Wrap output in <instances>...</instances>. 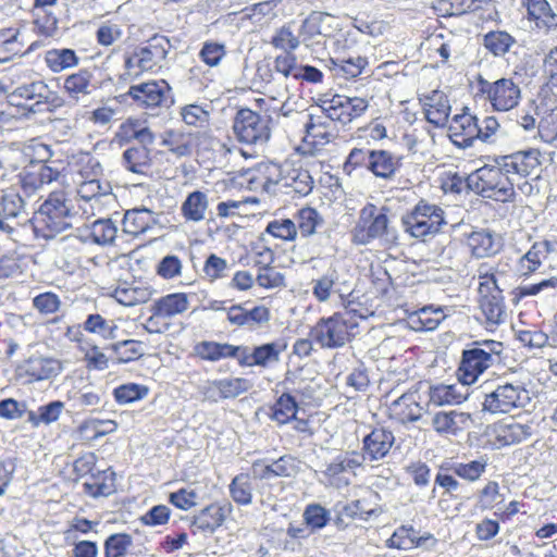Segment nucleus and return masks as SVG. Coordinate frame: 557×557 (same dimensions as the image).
<instances>
[{
  "instance_id": "8fccbe9b",
  "label": "nucleus",
  "mask_w": 557,
  "mask_h": 557,
  "mask_svg": "<svg viewBox=\"0 0 557 557\" xmlns=\"http://www.w3.org/2000/svg\"><path fill=\"white\" fill-rule=\"evenodd\" d=\"M333 70L337 75H343L346 78H354L359 76L364 67L368 65V60L363 57H348L332 59Z\"/></svg>"
},
{
  "instance_id": "f257e3e1",
  "label": "nucleus",
  "mask_w": 557,
  "mask_h": 557,
  "mask_svg": "<svg viewBox=\"0 0 557 557\" xmlns=\"http://www.w3.org/2000/svg\"><path fill=\"white\" fill-rule=\"evenodd\" d=\"M386 207L377 208L367 203L359 212L358 221L351 231L352 242L357 245H368L374 239L392 245L398 240V233L391 225Z\"/></svg>"
},
{
  "instance_id": "a878e982",
  "label": "nucleus",
  "mask_w": 557,
  "mask_h": 557,
  "mask_svg": "<svg viewBox=\"0 0 557 557\" xmlns=\"http://www.w3.org/2000/svg\"><path fill=\"white\" fill-rule=\"evenodd\" d=\"M58 360L45 357H30L21 367V374L27 375L28 381H44L57 376L61 372Z\"/></svg>"
},
{
  "instance_id": "bb28decb",
  "label": "nucleus",
  "mask_w": 557,
  "mask_h": 557,
  "mask_svg": "<svg viewBox=\"0 0 557 557\" xmlns=\"http://www.w3.org/2000/svg\"><path fill=\"white\" fill-rule=\"evenodd\" d=\"M152 293L153 289L143 282H122L114 288L112 296L121 305L133 307L147 302Z\"/></svg>"
},
{
  "instance_id": "5fc2aeb1",
  "label": "nucleus",
  "mask_w": 557,
  "mask_h": 557,
  "mask_svg": "<svg viewBox=\"0 0 557 557\" xmlns=\"http://www.w3.org/2000/svg\"><path fill=\"white\" fill-rule=\"evenodd\" d=\"M89 234L95 244L111 245L116 237L117 227L110 219H100L91 224Z\"/></svg>"
},
{
  "instance_id": "052dcab7",
  "label": "nucleus",
  "mask_w": 557,
  "mask_h": 557,
  "mask_svg": "<svg viewBox=\"0 0 557 557\" xmlns=\"http://www.w3.org/2000/svg\"><path fill=\"white\" fill-rule=\"evenodd\" d=\"M149 389L145 385L128 383L116 387L113 391L115 400L119 404H129L143 399L147 396Z\"/></svg>"
},
{
  "instance_id": "e2e57ef3",
  "label": "nucleus",
  "mask_w": 557,
  "mask_h": 557,
  "mask_svg": "<svg viewBox=\"0 0 557 557\" xmlns=\"http://www.w3.org/2000/svg\"><path fill=\"white\" fill-rule=\"evenodd\" d=\"M115 329L116 326L112 322L98 313L89 314L84 322L85 331L98 334L103 338H113Z\"/></svg>"
},
{
  "instance_id": "cd10ccee",
  "label": "nucleus",
  "mask_w": 557,
  "mask_h": 557,
  "mask_svg": "<svg viewBox=\"0 0 557 557\" xmlns=\"http://www.w3.org/2000/svg\"><path fill=\"white\" fill-rule=\"evenodd\" d=\"M419 398L418 388H410L392 403L391 408L398 416L399 421L417 422L422 418L423 408Z\"/></svg>"
},
{
  "instance_id": "c756f323",
  "label": "nucleus",
  "mask_w": 557,
  "mask_h": 557,
  "mask_svg": "<svg viewBox=\"0 0 557 557\" xmlns=\"http://www.w3.org/2000/svg\"><path fill=\"white\" fill-rule=\"evenodd\" d=\"M208 211V194L201 190L189 193L181 206V214L186 222H202L206 220Z\"/></svg>"
},
{
  "instance_id": "6e6552de",
  "label": "nucleus",
  "mask_w": 557,
  "mask_h": 557,
  "mask_svg": "<svg viewBox=\"0 0 557 557\" xmlns=\"http://www.w3.org/2000/svg\"><path fill=\"white\" fill-rule=\"evenodd\" d=\"M357 326L358 321L352 311L337 312L320 319L311 329L310 336L322 348H339L351 339L352 330Z\"/></svg>"
},
{
  "instance_id": "3c124183",
  "label": "nucleus",
  "mask_w": 557,
  "mask_h": 557,
  "mask_svg": "<svg viewBox=\"0 0 557 557\" xmlns=\"http://www.w3.org/2000/svg\"><path fill=\"white\" fill-rule=\"evenodd\" d=\"M338 280V271L331 267L319 278L312 280V295L321 302H325L331 298L334 286Z\"/></svg>"
},
{
  "instance_id": "473e14b6",
  "label": "nucleus",
  "mask_w": 557,
  "mask_h": 557,
  "mask_svg": "<svg viewBox=\"0 0 557 557\" xmlns=\"http://www.w3.org/2000/svg\"><path fill=\"white\" fill-rule=\"evenodd\" d=\"M466 385L438 384L429 388V405L446 406L461 404L468 397Z\"/></svg>"
},
{
  "instance_id": "c85d7f7f",
  "label": "nucleus",
  "mask_w": 557,
  "mask_h": 557,
  "mask_svg": "<svg viewBox=\"0 0 557 557\" xmlns=\"http://www.w3.org/2000/svg\"><path fill=\"white\" fill-rule=\"evenodd\" d=\"M424 113L428 122L437 127L444 126L450 113L447 96L441 90H433L425 97Z\"/></svg>"
},
{
  "instance_id": "4468645a",
  "label": "nucleus",
  "mask_w": 557,
  "mask_h": 557,
  "mask_svg": "<svg viewBox=\"0 0 557 557\" xmlns=\"http://www.w3.org/2000/svg\"><path fill=\"white\" fill-rule=\"evenodd\" d=\"M9 98L11 102H15L18 99L34 100L35 103L32 108L34 112L42 111L41 106H61L59 96L42 81H27L26 83H22L10 91Z\"/></svg>"
},
{
  "instance_id": "7c9ffc66",
  "label": "nucleus",
  "mask_w": 557,
  "mask_h": 557,
  "mask_svg": "<svg viewBox=\"0 0 557 557\" xmlns=\"http://www.w3.org/2000/svg\"><path fill=\"white\" fill-rule=\"evenodd\" d=\"M194 143V135L181 129H166L161 134V146L178 158L191 156Z\"/></svg>"
},
{
  "instance_id": "864d4df0",
  "label": "nucleus",
  "mask_w": 557,
  "mask_h": 557,
  "mask_svg": "<svg viewBox=\"0 0 557 557\" xmlns=\"http://www.w3.org/2000/svg\"><path fill=\"white\" fill-rule=\"evenodd\" d=\"M91 74L87 70L69 75L64 81V89L72 98L79 99L81 96L90 94Z\"/></svg>"
},
{
  "instance_id": "aec40b11",
  "label": "nucleus",
  "mask_w": 557,
  "mask_h": 557,
  "mask_svg": "<svg viewBox=\"0 0 557 557\" xmlns=\"http://www.w3.org/2000/svg\"><path fill=\"white\" fill-rule=\"evenodd\" d=\"M534 433L531 422L503 421L493 425V434L499 446H510L529 440Z\"/></svg>"
},
{
  "instance_id": "f704fd0d",
  "label": "nucleus",
  "mask_w": 557,
  "mask_h": 557,
  "mask_svg": "<svg viewBox=\"0 0 557 557\" xmlns=\"http://www.w3.org/2000/svg\"><path fill=\"white\" fill-rule=\"evenodd\" d=\"M369 171L375 176L389 178L400 166V158L387 150H371Z\"/></svg>"
},
{
  "instance_id": "20e7f679",
  "label": "nucleus",
  "mask_w": 557,
  "mask_h": 557,
  "mask_svg": "<svg viewBox=\"0 0 557 557\" xmlns=\"http://www.w3.org/2000/svg\"><path fill=\"white\" fill-rule=\"evenodd\" d=\"M264 190L275 193L276 186L290 188L295 194L304 197L311 193L313 178L309 171L294 161L285 160L282 163L271 162L265 168Z\"/></svg>"
},
{
  "instance_id": "ddd939ff",
  "label": "nucleus",
  "mask_w": 557,
  "mask_h": 557,
  "mask_svg": "<svg viewBox=\"0 0 557 557\" xmlns=\"http://www.w3.org/2000/svg\"><path fill=\"white\" fill-rule=\"evenodd\" d=\"M369 108V101L361 97H347L335 95L329 100L322 101L320 109L331 121L342 124L350 123L360 117Z\"/></svg>"
},
{
  "instance_id": "774afa93",
  "label": "nucleus",
  "mask_w": 557,
  "mask_h": 557,
  "mask_svg": "<svg viewBox=\"0 0 557 557\" xmlns=\"http://www.w3.org/2000/svg\"><path fill=\"white\" fill-rule=\"evenodd\" d=\"M265 231L272 236L283 240H294L297 236L296 223L289 219L271 221Z\"/></svg>"
},
{
  "instance_id": "6ab92c4d",
  "label": "nucleus",
  "mask_w": 557,
  "mask_h": 557,
  "mask_svg": "<svg viewBox=\"0 0 557 557\" xmlns=\"http://www.w3.org/2000/svg\"><path fill=\"white\" fill-rule=\"evenodd\" d=\"M541 156L542 153L539 149L530 148L502 157L499 164L503 165V170L506 173L525 177L541 165Z\"/></svg>"
},
{
  "instance_id": "58836bf2",
  "label": "nucleus",
  "mask_w": 557,
  "mask_h": 557,
  "mask_svg": "<svg viewBox=\"0 0 557 557\" xmlns=\"http://www.w3.org/2000/svg\"><path fill=\"white\" fill-rule=\"evenodd\" d=\"M469 243L473 255L478 258L495 255L502 247L499 237L487 231L473 232L469 237Z\"/></svg>"
},
{
  "instance_id": "680f3d73",
  "label": "nucleus",
  "mask_w": 557,
  "mask_h": 557,
  "mask_svg": "<svg viewBox=\"0 0 557 557\" xmlns=\"http://www.w3.org/2000/svg\"><path fill=\"white\" fill-rule=\"evenodd\" d=\"M24 209V201L18 194L10 193L0 198V218L8 222L17 218Z\"/></svg>"
},
{
  "instance_id": "2eb2a0df",
  "label": "nucleus",
  "mask_w": 557,
  "mask_h": 557,
  "mask_svg": "<svg viewBox=\"0 0 557 557\" xmlns=\"http://www.w3.org/2000/svg\"><path fill=\"white\" fill-rule=\"evenodd\" d=\"M448 131L451 143L461 149L471 147L482 133L476 116L466 111L453 117Z\"/></svg>"
},
{
  "instance_id": "e433bc0d",
  "label": "nucleus",
  "mask_w": 557,
  "mask_h": 557,
  "mask_svg": "<svg viewBox=\"0 0 557 557\" xmlns=\"http://www.w3.org/2000/svg\"><path fill=\"white\" fill-rule=\"evenodd\" d=\"M287 344L283 339L265 343L253 347L255 367L269 368L281 361V355L286 350Z\"/></svg>"
},
{
  "instance_id": "69168bd1",
  "label": "nucleus",
  "mask_w": 557,
  "mask_h": 557,
  "mask_svg": "<svg viewBox=\"0 0 557 557\" xmlns=\"http://www.w3.org/2000/svg\"><path fill=\"white\" fill-rule=\"evenodd\" d=\"M230 270L231 265L227 261L214 253L207 258L202 269L205 276L211 282L225 277Z\"/></svg>"
},
{
  "instance_id": "a211bd4d",
  "label": "nucleus",
  "mask_w": 557,
  "mask_h": 557,
  "mask_svg": "<svg viewBox=\"0 0 557 557\" xmlns=\"http://www.w3.org/2000/svg\"><path fill=\"white\" fill-rule=\"evenodd\" d=\"M363 458L358 451H346L337 455L333 460L325 465V469L322 471L327 483L339 487L342 485H348V480H343L342 474L347 471H354L361 467Z\"/></svg>"
},
{
  "instance_id": "f03ea898",
  "label": "nucleus",
  "mask_w": 557,
  "mask_h": 557,
  "mask_svg": "<svg viewBox=\"0 0 557 557\" xmlns=\"http://www.w3.org/2000/svg\"><path fill=\"white\" fill-rule=\"evenodd\" d=\"M77 213L74 199L64 190H55L41 203L36 219L47 230L45 236L53 237L72 227Z\"/></svg>"
},
{
  "instance_id": "423d86ee",
  "label": "nucleus",
  "mask_w": 557,
  "mask_h": 557,
  "mask_svg": "<svg viewBox=\"0 0 557 557\" xmlns=\"http://www.w3.org/2000/svg\"><path fill=\"white\" fill-rule=\"evenodd\" d=\"M508 175L497 160V165H484L471 173L467 182L476 194L505 202L515 196L513 184Z\"/></svg>"
},
{
  "instance_id": "6e6d98bb",
  "label": "nucleus",
  "mask_w": 557,
  "mask_h": 557,
  "mask_svg": "<svg viewBox=\"0 0 557 557\" xmlns=\"http://www.w3.org/2000/svg\"><path fill=\"white\" fill-rule=\"evenodd\" d=\"M16 55H23V44L18 40L17 30L8 29L0 35V62H8Z\"/></svg>"
},
{
  "instance_id": "9d476101",
  "label": "nucleus",
  "mask_w": 557,
  "mask_h": 557,
  "mask_svg": "<svg viewBox=\"0 0 557 557\" xmlns=\"http://www.w3.org/2000/svg\"><path fill=\"white\" fill-rule=\"evenodd\" d=\"M479 280L481 311L487 325H498L503 323L506 318L503 290L498 285L496 275L488 271L484 272L483 267L479 269Z\"/></svg>"
},
{
  "instance_id": "09e8293b",
  "label": "nucleus",
  "mask_w": 557,
  "mask_h": 557,
  "mask_svg": "<svg viewBox=\"0 0 557 557\" xmlns=\"http://www.w3.org/2000/svg\"><path fill=\"white\" fill-rule=\"evenodd\" d=\"M298 405L288 394H282L272 407L271 418L280 424H285L296 418Z\"/></svg>"
},
{
  "instance_id": "4be33fe9",
  "label": "nucleus",
  "mask_w": 557,
  "mask_h": 557,
  "mask_svg": "<svg viewBox=\"0 0 557 557\" xmlns=\"http://www.w3.org/2000/svg\"><path fill=\"white\" fill-rule=\"evenodd\" d=\"M232 511L231 503L210 504L194 516L191 527L200 532L213 533Z\"/></svg>"
},
{
  "instance_id": "412c9836",
  "label": "nucleus",
  "mask_w": 557,
  "mask_h": 557,
  "mask_svg": "<svg viewBox=\"0 0 557 557\" xmlns=\"http://www.w3.org/2000/svg\"><path fill=\"white\" fill-rule=\"evenodd\" d=\"M470 422V413L458 410L437 411L431 420L434 431L440 435H457L466 430Z\"/></svg>"
},
{
  "instance_id": "a19ab883",
  "label": "nucleus",
  "mask_w": 557,
  "mask_h": 557,
  "mask_svg": "<svg viewBox=\"0 0 557 557\" xmlns=\"http://www.w3.org/2000/svg\"><path fill=\"white\" fill-rule=\"evenodd\" d=\"M122 164L133 173L146 174L151 166L149 148H127L122 154Z\"/></svg>"
},
{
  "instance_id": "bf43d9fd",
  "label": "nucleus",
  "mask_w": 557,
  "mask_h": 557,
  "mask_svg": "<svg viewBox=\"0 0 557 557\" xmlns=\"http://www.w3.org/2000/svg\"><path fill=\"white\" fill-rule=\"evenodd\" d=\"M271 45L285 53H293L300 45L299 35L296 36L289 25H284L272 36Z\"/></svg>"
},
{
  "instance_id": "f3484780",
  "label": "nucleus",
  "mask_w": 557,
  "mask_h": 557,
  "mask_svg": "<svg viewBox=\"0 0 557 557\" xmlns=\"http://www.w3.org/2000/svg\"><path fill=\"white\" fill-rule=\"evenodd\" d=\"M395 436L392 431L384 428H376L371 431L362 440V453H359L366 460L379 461L387 456L393 444Z\"/></svg>"
},
{
  "instance_id": "37998d69",
  "label": "nucleus",
  "mask_w": 557,
  "mask_h": 557,
  "mask_svg": "<svg viewBox=\"0 0 557 557\" xmlns=\"http://www.w3.org/2000/svg\"><path fill=\"white\" fill-rule=\"evenodd\" d=\"M78 60L75 51L67 48L51 49L45 54L46 64L53 73H60L76 66Z\"/></svg>"
},
{
  "instance_id": "a18cd8bd",
  "label": "nucleus",
  "mask_w": 557,
  "mask_h": 557,
  "mask_svg": "<svg viewBox=\"0 0 557 557\" xmlns=\"http://www.w3.org/2000/svg\"><path fill=\"white\" fill-rule=\"evenodd\" d=\"M252 479L248 473L237 474L230 484V495L232 499L242 506L252 503Z\"/></svg>"
},
{
  "instance_id": "c03bdc74",
  "label": "nucleus",
  "mask_w": 557,
  "mask_h": 557,
  "mask_svg": "<svg viewBox=\"0 0 557 557\" xmlns=\"http://www.w3.org/2000/svg\"><path fill=\"white\" fill-rule=\"evenodd\" d=\"M445 317L442 308L424 307L410 318V323L417 331H433Z\"/></svg>"
},
{
  "instance_id": "72a5a7b5",
  "label": "nucleus",
  "mask_w": 557,
  "mask_h": 557,
  "mask_svg": "<svg viewBox=\"0 0 557 557\" xmlns=\"http://www.w3.org/2000/svg\"><path fill=\"white\" fill-rule=\"evenodd\" d=\"M552 251V244L547 240L537 242L519 259L517 270L521 276H530L542 264Z\"/></svg>"
},
{
  "instance_id": "79ce46f5",
  "label": "nucleus",
  "mask_w": 557,
  "mask_h": 557,
  "mask_svg": "<svg viewBox=\"0 0 557 557\" xmlns=\"http://www.w3.org/2000/svg\"><path fill=\"white\" fill-rule=\"evenodd\" d=\"M64 408L65 405L63 401L53 400L40 406L36 411L29 410L26 420L33 426H39L40 424L49 425L60 418Z\"/></svg>"
},
{
  "instance_id": "0e129e2a",
  "label": "nucleus",
  "mask_w": 557,
  "mask_h": 557,
  "mask_svg": "<svg viewBox=\"0 0 557 557\" xmlns=\"http://www.w3.org/2000/svg\"><path fill=\"white\" fill-rule=\"evenodd\" d=\"M129 139H135L140 144L139 148H149L154 143V134L149 127L140 126L137 121H128L122 125Z\"/></svg>"
},
{
  "instance_id": "c9c22d12",
  "label": "nucleus",
  "mask_w": 557,
  "mask_h": 557,
  "mask_svg": "<svg viewBox=\"0 0 557 557\" xmlns=\"http://www.w3.org/2000/svg\"><path fill=\"white\" fill-rule=\"evenodd\" d=\"M188 298L183 293L170 294L157 300L151 311L153 315L160 318H172L181 314L188 309Z\"/></svg>"
},
{
  "instance_id": "dca6fc26",
  "label": "nucleus",
  "mask_w": 557,
  "mask_h": 557,
  "mask_svg": "<svg viewBox=\"0 0 557 557\" xmlns=\"http://www.w3.org/2000/svg\"><path fill=\"white\" fill-rule=\"evenodd\" d=\"M169 89L165 81H152L131 86L127 95L132 97L136 106L153 109L163 103Z\"/></svg>"
},
{
  "instance_id": "f8f14e48",
  "label": "nucleus",
  "mask_w": 557,
  "mask_h": 557,
  "mask_svg": "<svg viewBox=\"0 0 557 557\" xmlns=\"http://www.w3.org/2000/svg\"><path fill=\"white\" fill-rule=\"evenodd\" d=\"M480 91L487 96L490 103L496 111L506 112L519 104L521 89L511 78H500L494 83L479 79Z\"/></svg>"
},
{
  "instance_id": "0eeeda50",
  "label": "nucleus",
  "mask_w": 557,
  "mask_h": 557,
  "mask_svg": "<svg viewBox=\"0 0 557 557\" xmlns=\"http://www.w3.org/2000/svg\"><path fill=\"white\" fill-rule=\"evenodd\" d=\"M531 400L530 392L522 382H509L502 377L494 389L485 394L482 407L483 411L504 414L527 408Z\"/></svg>"
},
{
  "instance_id": "603ef678",
  "label": "nucleus",
  "mask_w": 557,
  "mask_h": 557,
  "mask_svg": "<svg viewBox=\"0 0 557 557\" xmlns=\"http://www.w3.org/2000/svg\"><path fill=\"white\" fill-rule=\"evenodd\" d=\"M117 363H127L140 358L143 352L141 343L135 339H126L114 343L110 346Z\"/></svg>"
},
{
  "instance_id": "de8ad7c7",
  "label": "nucleus",
  "mask_w": 557,
  "mask_h": 557,
  "mask_svg": "<svg viewBox=\"0 0 557 557\" xmlns=\"http://www.w3.org/2000/svg\"><path fill=\"white\" fill-rule=\"evenodd\" d=\"M516 42L515 38L504 30H493L484 35V47L495 57L505 55Z\"/></svg>"
},
{
  "instance_id": "7ed1b4c3",
  "label": "nucleus",
  "mask_w": 557,
  "mask_h": 557,
  "mask_svg": "<svg viewBox=\"0 0 557 557\" xmlns=\"http://www.w3.org/2000/svg\"><path fill=\"white\" fill-rule=\"evenodd\" d=\"M503 344L496 341L473 343L465 349L458 368V379L462 385L473 384L479 376L491 368L499 358Z\"/></svg>"
},
{
  "instance_id": "4d7b16f0",
  "label": "nucleus",
  "mask_w": 557,
  "mask_h": 557,
  "mask_svg": "<svg viewBox=\"0 0 557 557\" xmlns=\"http://www.w3.org/2000/svg\"><path fill=\"white\" fill-rule=\"evenodd\" d=\"M306 133L314 140L317 145H325L336 138V129H329L323 126L322 115H310V121L306 124Z\"/></svg>"
},
{
  "instance_id": "ea45409f",
  "label": "nucleus",
  "mask_w": 557,
  "mask_h": 557,
  "mask_svg": "<svg viewBox=\"0 0 557 557\" xmlns=\"http://www.w3.org/2000/svg\"><path fill=\"white\" fill-rule=\"evenodd\" d=\"M260 256L264 257L267 259V262L264 263L263 267L259 268L258 275L256 278L258 285L268 289L284 286V275L275 268L270 267L274 259L272 250L269 248H264L263 251L260 252Z\"/></svg>"
},
{
  "instance_id": "13d9d810",
  "label": "nucleus",
  "mask_w": 557,
  "mask_h": 557,
  "mask_svg": "<svg viewBox=\"0 0 557 557\" xmlns=\"http://www.w3.org/2000/svg\"><path fill=\"white\" fill-rule=\"evenodd\" d=\"M133 544V537L127 533H114L104 541V557H123Z\"/></svg>"
},
{
  "instance_id": "9b49d317",
  "label": "nucleus",
  "mask_w": 557,
  "mask_h": 557,
  "mask_svg": "<svg viewBox=\"0 0 557 557\" xmlns=\"http://www.w3.org/2000/svg\"><path fill=\"white\" fill-rule=\"evenodd\" d=\"M233 131L244 144H263L270 138L269 119L250 109H240L234 119Z\"/></svg>"
},
{
  "instance_id": "393cba45",
  "label": "nucleus",
  "mask_w": 557,
  "mask_h": 557,
  "mask_svg": "<svg viewBox=\"0 0 557 557\" xmlns=\"http://www.w3.org/2000/svg\"><path fill=\"white\" fill-rule=\"evenodd\" d=\"M539 117L536 138L542 143L557 147V111L548 108L543 100L534 108Z\"/></svg>"
},
{
  "instance_id": "338daca9",
  "label": "nucleus",
  "mask_w": 557,
  "mask_h": 557,
  "mask_svg": "<svg viewBox=\"0 0 557 557\" xmlns=\"http://www.w3.org/2000/svg\"><path fill=\"white\" fill-rule=\"evenodd\" d=\"M182 120L189 126L203 127L209 122V111L201 106L191 103L181 109Z\"/></svg>"
},
{
  "instance_id": "5701e85b",
  "label": "nucleus",
  "mask_w": 557,
  "mask_h": 557,
  "mask_svg": "<svg viewBox=\"0 0 557 557\" xmlns=\"http://www.w3.org/2000/svg\"><path fill=\"white\" fill-rule=\"evenodd\" d=\"M528 16L535 22L536 28L557 38V12L547 0H525Z\"/></svg>"
},
{
  "instance_id": "1a4fd4ad",
  "label": "nucleus",
  "mask_w": 557,
  "mask_h": 557,
  "mask_svg": "<svg viewBox=\"0 0 557 557\" xmlns=\"http://www.w3.org/2000/svg\"><path fill=\"white\" fill-rule=\"evenodd\" d=\"M172 45L163 35L152 36L145 46L139 47L125 59L126 75L135 78L143 72H156L163 66Z\"/></svg>"
},
{
  "instance_id": "2f4dec72",
  "label": "nucleus",
  "mask_w": 557,
  "mask_h": 557,
  "mask_svg": "<svg viewBox=\"0 0 557 557\" xmlns=\"http://www.w3.org/2000/svg\"><path fill=\"white\" fill-rule=\"evenodd\" d=\"M157 223L156 214L147 208L127 210L123 218V232L138 236Z\"/></svg>"
},
{
  "instance_id": "4c0bfd02",
  "label": "nucleus",
  "mask_w": 557,
  "mask_h": 557,
  "mask_svg": "<svg viewBox=\"0 0 557 557\" xmlns=\"http://www.w3.org/2000/svg\"><path fill=\"white\" fill-rule=\"evenodd\" d=\"M322 20L321 15H311L304 21L299 32L300 44L310 49L324 47L326 35L322 32Z\"/></svg>"
},
{
  "instance_id": "39448f33",
  "label": "nucleus",
  "mask_w": 557,
  "mask_h": 557,
  "mask_svg": "<svg viewBox=\"0 0 557 557\" xmlns=\"http://www.w3.org/2000/svg\"><path fill=\"white\" fill-rule=\"evenodd\" d=\"M404 231L411 237L426 242L442 232L447 224L444 210L437 205L420 200L401 219Z\"/></svg>"
},
{
  "instance_id": "b1692460",
  "label": "nucleus",
  "mask_w": 557,
  "mask_h": 557,
  "mask_svg": "<svg viewBox=\"0 0 557 557\" xmlns=\"http://www.w3.org/2000/svg\"><path fill=\"white\" fill-rule=\"evenodd\" d=\"M226 311L227 321L235 326H247L253 329L257 325L267 323L270 320L269 309L264 306H256L250 310L245 309L242 305H233Z\"/></svg>"
},
{
  "instance_id": "49530a36",
  "label": "nucleus",
  "mask_w": 557,
  "mask_h": 557,
  "mask_svg": "<svg viewBox=\"0 0 557 557\" xmlns=\"http://www.w3.org/2000/svg\"><path fill=\"white\" fill-rule=\"evenodd\" d=\"M296 221L297 233L299 232L304 237L313 235L317 228L324 223L321 214L311 207L300 209L296 215Z\"/></svg>"
}]
</instances>
